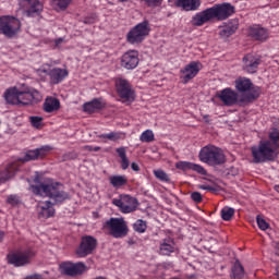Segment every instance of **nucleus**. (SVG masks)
Segmentation results:
<instances>
[{
	"instance_id": "nucleus-1",
	"label": "nucleus",
	"mask_w": 279,
	"mask_h": 279,
	"mask_svg": "<svg viewBox=\"0 0 279 279\" xmlns=\"http://www.w3.org/2000/svg\"><path fill=\"white\" fill-rule=\"evenodd\" d=\"M234 14V7L230 3H219L211 8H207L202 12L196 13L192 17V25L201 27L204 24L210 22L211 20H217L219 22L228 20Z\"/></svg>"
},
{
	"instance_id": "nucleus-2",
	"label": "nucleus",
	"mask_w": 279,
	"mask_h": 279,
	"mask_svg": "<svg viewBox=\"0 0 279 279\" xmlns=\"http://www.w3.org/2000/svg\"><path fill=\"white\" fill-rule=\"evenodd\" d=\"M29 190L36 196L49 197L53 205L62 204L71 198L70 193L64 191L60 182L31 184Z\"/></svg>"
},
{
	"instance_id": "nucleus-3",
	"label": "nucleus",
	"mask_w": 279,
	"mask_h": 279,
	"mask_svg": "<svg viewBox=\"0 0 279 279\" xmlns=\"http://www.w3.org/2000/svg\"><path fill=\"white\" fill-rule=\"evenodd\" d=\"M217 97L226 107L244 106L258 98V92L239 94L230 87L217 93Z\"/></svg>"
},
{
	"instance_id": "nucleus-4",
	"label": "nucleus",
	"mask_w": 279,
	"mask_h": 279,
	"mask_svg": "<svg viewBox=\"0 0 279 279\" xmlns=\"http://www.w3.org/2000/svg\"><path fill=\"white\" fill-rule=\"evenodd\" d=\"M198 158L202 162L208 166H220L226 162V156L220 147L215 145L204 146L198 155Z\"/></svg>"
},
{
	"instance_id": "nucleus-5",
	"label": "nucleus",
	"mask_w": 279,
	"mask_h": 279,
	"mask_svg": "<svg viewBox=\"0 0 279 279\" xmlns=\"http://www.w3.org/2000/svg\"><path fill=\"white\" fill-rule=\"evenodd\" d=\"M255 163L271 161L276 157V149L270 141H262L258 146L252 147Z\"/></svg>"
},
{
	"instance_id": "nucleus-6",
	"label": "nucleus",
	"mask_w": 279,
	"mask_h": 279,
	"mask_svg": "<svg viewBox=\"0 0 279 279\" xmlns=\"http://www.w3.org/2000/svg\"><path fill=\"white\" fill-rule=\"evenodd\" d=\"M22 23L17 17L3 15L0 16V34L7 38H14L19 35Z\"/></svg>"
},
{
	"instance_id": "nucleus-7",
	"label": "nucleus",
	"mask_w": 279,
	"mask_h": 279,
	"mask_svg": "<svg viewBox=\"0 0 279 279\" xmlns=\"http://www.w3.org/2000/svg\"><path fill=\"white\" fill-rule=\"evenodd\" d=\"M151 32V26L149 25V21H143L135 25L128 34L126 41L131 45H140L144 39L149 36Z\"/></svg>"
},
{
	"instance_id": "nucleus-8",
	"label": "nucleus",
	"mask_w": 279,
	"mask_h": 279,
	"mask_svg": "<svg viewBox=\"0 0 279 279\" xmlns=\"http://www.w3.org/2000/svg\"><path fill=\"white\" fill-rule=\"evenodd\" d=\"M114 239H121L128 235V223L123 218L111 217L102 226Z\"/></svg>"
},
{
	"instance_id": "nucleus-9",
	"label": "nucleus",
	"mask_w": 279,
	"mask_h": 279,
	"mask_svg": "<svg viewBox=\"0 0 279 279\" xmlns=\"http://www.w3.org/2000/svg\"><path fill=\"white\" fill-rule=\"evenodd\" d=\"M36 256L34 248H25L24 251H16L15 253H9L8 263L14 267H24L32 263V259Z\"/></svg>"
},
{
	"instance_id": "nucleus-10",
	"label": "nucleus",
	"mask_w": 279,
	"mask_h": 279,
	"mask_svg": "<svg viewBox=\"0 0 279 279\" xmlns=\"http://www.w3.org/2000/svg\"><path fill=\"white\" fill-rule=\"evenodd\" d=\"M112 204L120 209L122 214H132L138 208V199L132 195H120L119 198H113Z\"/></svg>"
},
{
	"instance_id": "nucleus-11",
	"label": "nucleus",
	"mask_w": 279,
	"mask_h": 279,
	"mask_svg": "<svg viewBox=\"0 0 279 279\" xmlns=\"http://www.w3.org/2000/svg\"><path fill=\"white\" fill-rule=\"evenodd\" d=\"M116 90L121 99H124L126 102H134L136 99V94L132 84L125 78L116 80Z\"/></svg>"
},
{
	"instance_id": "nucleus-12",
	"label": "nucleus",
	"mask_w": 279,
	"mask_h": 279,
	"mask_svg": "<svg viewBox=\"0 0 279 279\" xmlns=\"http://www.w3.org/2000/svg\"><path fill=\"white\" fill-rule=\"evenodd\" d=\"M86 270L87 266L83 262H77L76 264H73V262H63L60 264L61 274L70 277L82 276Z\"/></svg>"
},
{
	"instance_id": "nucleus-13",
	"label": "nucleus",
	"mask_w": 279,
	"mask_h": 279,
	"mask_svg": "<svg viewBox=\"0 0 279 279\" xmlns=\"http://www.w3.org/2000/svg\"><path fill=\"white\" fill-rule=\"evenodd\" d=\"M20 7L24 9L23 15L26 17L39 16L44 10L39 0H21Z\"/></svg>"
},
{
	"instance_id": "nucleus-14",
	"label": "nucleus",
	"mask_w": 279,
	"mask_h": 279,
	"mask_svg": "<svg viewBox=\"0 0 279 279\" xmlns=\"http://www.w3.org/2000/svg\"><path fill=\"white\" fill-rule=\"evenodd\" d=\"M97 247V240L96 238H93V235H85L82 238L81 244L76 251V255L80 258H84L96 250Z\"/></svg>"
},
{
	"instance_id": "nucleus-15",
	"label": "nucleus",
	"mask_w": 279,
	"mask_h": 279,
	"mask_svg": "<svg viewBox=\"0 0 279 279\" xmlns=\"http://www.w3.org/2000/svg\"><path fill=\"white\" fill-rule=\"evenodd\" d=\"M202 69L203 65L199 61H191L187 63L183 69L180 70L183 83L187 84L190 81L195 78Z\"/></svg>"
},
{
	"instance_id": "nucleus-16",
	"label": "nucleus",
	"mask_w": 279,
	"mask_h": 279,
	"mask_svg": "<svg viewBox=\"0 0 279 279\" xmlns=\"http://www.w3.org/2000/svg\"><path fill=\"white\" fill-rule=\"evenodd\" d=\"M43 100V95L35 88H28L27 90H20L19 105L29 106L33 102H39Z\"/></svg>"
},
{
	"instance_id": "nucleus-17",
	"label": "nucleus",
	"mask_w": 279,
	"mask_h": 279,
	"mask_svg": "<svg viewBox=\"0 0 279 279\" xmlns=\"http://www.w3.org/2000/svg\"><path fill=\"white\" fill-rule=\"evenodd\" d=\"M138 51L129 50L121 57L120 64L125 70H134L138 66Z\"/></svg>"
},
{
	"instance_id": "nucleus-18",
	"label": "nucleus",
	"mask_w": 279,
	"mask_h": 279,
	"mask_svg": "<svg viewBox=\"0 0 279 279\" xmlns=\"http://www.w3.org/2000/svg\"><path fill=\"white\" fill-rule=\"evenodd\" d=\"M54 204L51 201H40L37 205L38 218L39 219H49L54 216L56 208Z\"/></svg>"
},
{
	"instance_id": "nucleus-19",
	"label": "nucleus",
	"mask_w": 279,
	"mask_h": 279,
	"mask_svg": "<svg viewBox=\"0 0 279 279\" xmlns=\"http://www.w3.org/2000/svg\"><path fill=\"white\" fill-rule=\"evenodd\" d=\"M260 62L259 56L248 53L243 58V70L248 74H254L257 72Z\"/></svg>"
},
{
	"instance_id": "nucleus-20",
	"label": "nucleus",
	"mask_w": 279,
	"mask_h": 279,
	"mask_svg": "<svg viewBox=\"0 0 279 279\" xmlns=\"http://www.w3.org/2000/svg\"><path fill=\"white\" fill-rule=\"evenodd\" d=\"M235 89L242 94H252L254 92H258L259 97V88L254 87L253 83L247 77H239L235 80Z\"/></svg>"
},
{
	"instance_id": "nucleus-21",
	"label": "nucleus",
	"mask_w": 279,
	"mask_h": 279,
	"mask_svg": "<svg viewBox=\"0 0 279 279\" xmlns=\"http://www.w3.org/2000/svg\"><path fill=\"white\" fill-rule=\"evenodd\" d=\"M238 28H239L238 20L235 19L230 20L227 23H223V25L219 26V36L222 39H228L236 32Z\"/></svg>"
},
{
	"instance_id": "nucleus-22",
	"label": "nucleus",
	"mask_w": 279,
	"mask_h": 279,
	"mask_svg": "<svg viewBox=\"0 0 279 279\" xmlns=\"http://www.w3.org/2000/svg\"><path fill=\"white\" fill-rule=\"evenodd\" d=\"M177 169L182 170V171H194L201 175H206L207 172L204 169L203 166L198 165V163H194L191 161H179L175 163Z\"/></svg>"
},
{
	"instance_id": "nucleus-23",
	"label": "nucleus",
	"mask_w": 279,
	"mask_h": 279,
	"mask_svg": "<svg viewBox=\"0 0 279 279\" xmlns=\"http://www.w3.org/2000/svg\"><path fill=\"white\" fill-rule=\"evenodd\" d=\"M69 76V71L66 69L54 68L49 71L50 82L53 85L62 83Z\"/></svg>"
},
{
	"instance_id": "nucleus-24",
	"label": "nucleus",
	"mask_w": 279,
	"mask_h": 279,
	"mask_svg": "<svg viewBox=\"0 0 279 279\" xmlns=\"http://www.w3.org/2000/svg\"><path fill=\"white\" fill-rule=\"evenodd\" d=\"M175 7L182 9L185 12H194L199 9L201 0H177Z\"/></svg>"
},
{
	"instance_id": "nucleus-25",
	"label": "nucleus",
	"mask_w": 279,
	"mask_h": 279,
	"mask_svg": "<svg viewBox=\"0 0 279 279\" xmlns=\"http://www.w3.org/2000/svg\"><path fill=\"white\" fill-rule=\"evenodd\" d=\"M106 107V104L101 98H95L92 101L85 102L83 109L87 113H95Z\"/></svg>"
},
{
	"instance_id": "nucleus-26",
	"label": "nucleus",
	"mask_w": 279,
	"mask_h": 279,
	"mask_svg": "<svg viewBox=\"0 0 279 279\" xmlns=\"http://www.w3.org/2000/svg\"><path fill=\"white\" fill-rule=\"evenodd\" d=\"M20 93L17 87H11L5 90L4 99L9 105L19 106L20 105Z\"/></svg>"
},
{
	"instance_id": "nucleus-27",
	"label": "nucleus",
	"mask_w": 279,
	"mask_h": 279,
	"mask_svg": "<svg viewBox=\"0 0 279 279\" xmlns=\"http://www.w3.org/2000/svg\"><path fill=\"white\" fill-rule=\"evenodd\" d=\"M250 35L255 40L265 41L268 38V31L264 27L254 26V27H251Z\"/></svg>"
},
{
	"instance_id": "nucleus-28",
	"label": "nucleus",
	"mask_w": 279,
	"mask_h": 279,
	"mask_svg": "<svg viewBox=\"0 0 279 279\" xmlns=\"http://www.w3.org/2000/svg\"><path fill=\"white\" fill-rule=\"evenodd\" d=\"M61 107V102L58 98L56 97H48L46 98L44 102V110L47 113H52L54 111H58Z\"/></svg>"
},
{
	"instance_id": "nucleus-29",
	"label": "nucleus",
	"mask_w": 279,
	"mask_h": 279,
	"mask_svg": "<svg viewBox=\"0 0 279 279\" xmlns=\"http://www.w3.org/2000/svg\"><path fill=\"white\" fill-rule=\"evenodd\" d=\"M159 252L162 256H170L172 253L175 252V245L173 240H162L159 246Z\"/></svg>"
},
{
	"instance_id": "nucleus-30",
	"label": "nucleus",
	"mask_w": 279,
	"mask_h": 279,
	"mask_svg": "<svg viewBox=\"0 0 279 279\" xmlns=\"http://www.w3.org/2000/svg\"><path fill=\"white\" fill-rule=\"evenodd\" d=\"M19 171V166L15 162H12L10 165L7 166L2 178H0V183L9 181L10 179H12L16 172Z\"/></svg>"
},
{
	"instance_id": "nucleus-31",
	"label": "nucleus",
	"mask_w": 279,
	"mask_h": 279,
	"mask_svg": "<svg viewBox=\"0 0 279 279\" xmlns=\"http://www.w3.org/2000/svg\"><path fill=\"white\" fill-rule=\"evenodd\" d=\"M98 138L100 140H108L111 142H118L125 138V133L123 132H109L105 134H99Z\"/></svg>"
},
{
	"instance_id": "nucleus-32",
	"label": "nucleus",
	"mask_w": 279,
	"mask_h": 279,
	"mask_svg": "<svg viewBox=\"0 0 279 279\" xmlns=\"http://www.w3.org/2000/svg\"><path fill=\"white\" fill-rule=\"evenodd\" d=\"M116 151L121 159L122 170H128V168H130V159L128 158V155L125 153V147H118Z\"/></svg>"
},
{
	"instance_id": "nucleus-33",
	"label": "nucleus",
	"mask_w": 279,
	"mask_h": 279,
	"mask_svg": "<svg viewBox=\"0 0 279 279\" xmlns=\"http://www.w3.org/2000/svg\"><path fill=\"white\" fill-rule=\"evenodd\" d=\"M109 181H110V184L113 186V187H122L123 185L128 184V177L125 175H111L109 178Z\"/></svg>"
},
{
	"instance_id": "nucleus-34",
	"label": "nucleus",
	"mask_w": 279,
	"mask_h": 279,
	"mask_svg": "<svg viewBox=\"0 0 279 279\" xmlns=\"http://www.w3.org/2000/svg\"><path fill=\"white\" fill-rule=\"evenodd\" d=\"M243 277H244V268L243 266H241L240 262H235L232 269L231 279H243Z\"/></svg>"
},
{
	"instance_id": "nucleus-35",
	"label": "nucleus",
	"mask_w": 279,
	"mask_h": 279,
	"mask_svg": "<svg viewBox=\"0 0 279 279\" xmlns=\"http://www.w3.org/2000/svg\"><path fill=\"white\" fill-rule=\"evenodd\" d=\"M133 229L135 232L143 234L145 233V231L147 230V221L143 220V219H137L134 223H133Z\"/></svg>"
},
{
	"instance_id": "nucleus-36",
	"label": "nucleus",
	"mask_w": 279,
	"mask_h": 279,
	"mask_svg": "<svg viewBox=\"0 0 279 279\" xmlns=\"http://www.w3.org/2000/svg\"><path fill=\"white\" fill-rule=\"evenodd\" d=\"M37 159H39V156H38V150L36 148V149L27 150L25 153L24 157L21 158V161L28 162V161H33V160H37Z\"/></svg>"
},
{
	"instance_id": "nucleus-37",
	"label": "nucleus",
	"mask_w": 279,
	"mask_h": 279,
	"mask_svg": "<svg viewBox=\"0 0 279 279\" xmlns=\"http://www.w3.org/2000/svg\"><path fill=\"white\" fill-rule=\"evenodd\" d=\"M155 140V135H154V131L151 130H145L144 132H142V134L140 135V141L142 143H153Z\"/></svg>"
},
{
	"instance_id": "nucleus-38",
	"label": "nucleus",
	"mask_w": 279,
	"mask_h": 279,
	"mask_svg": "<svg viewBox=\"0 0 279 279\" xmlns=\"http://www.w3.org/2000/svg\"><path fill=\"white\" fill-rule=\"evenodd\" d=\"M233 215H234V208H232V207L225 206V207L221 209V218H222L225 221H230V219L232 218Z\"/></svg>"
},
{
	"instance_id": "nucleus-39",
	"label": "nucleus",
	"mask_w": 279,
	"mask_h": 279,
	"mask_svg": "<svg viewBox=\"0 0 279 279\" xmlns=\"http://www.w3.org/2000/svg\"><path fill=\"white\" fill-rule=\"evenodd\" d=\"M269 138H270V143L272 144V146L276 148H279V130L274 129L270 133H269Z\"/></svg>"
},
{
	"instance_id": "nucleus-40",
	"label": "nucleus",
	"mask_w": 279,
	"mask_h": 279,
	"mask_svg": "<svg viewBox=\"0 0 279 279\" xmlns=\"http://www.w3.org/2000/svg\"><path fill=\"white\" fill-rule=\"evenodd\" d=\"M72 2L73 0H52V3L57 5L61 11H66Z\"/></svg>"
},
{
	"instance_id": "nucleus-41",
	"label": "nucleus",
	"mask_w": 279,
	"mask_h": 279,
	"mask_svg": "<svg viewBox=\"0 0 279 279\" xmlns=\"http://www.w3.org/2000/svg\"><path fill=\"white\" fill-rule=\"evenodd\" d=\"M154 175L156 177L157 180L161 181V182H170L171 179L169 178V174H167V172H165L163 170L157 169L154 170Z\"/></svg>"
},
{
	"instance_id": "nucleus-42",
	"label": "nucleus",
	"mask_w": 279,
	"mask_h": 279,
	"mask_svg": "<svg viewBox=\"0 0 279 279\" xmlns=\"http://www.w3.org/2000/svg\"><path fill=\"white\" fill-rule=\"evenodd\" d=\"M38 158H45L51 150H53V147L51 145H44L39 148H36Z\"/></svg>"
},
{
	"instance_id": "nucleus-43",
	"label": "nucleus",
	"mask_w": 279,
	"mask_h": 279,
	"mask_svg": "<svg viewBox=\"0 0 279 279\" xmlns=\"http://www.w3.org/2000/svg\"><path fill=\"white\" fill-rule=\"evenodd\" d=\"M7 203L11 206H17L21 204V197L16 194H11L8 196Z\"/></svg>"
},
{
	"instance_id": "nucleus-44",
	"label": "nucleus",
	"mask_w": 279,
	"mask_h": 279,
	"mask_svg": "<svg viewBox=\"0 0 279 279\" xmlns=\"http://www.w3.org/2000/svg\"><path fill=\"white\" fill-rule=\"evenodd\" d=\"M256 221L260 230L265 231L269 228V223L260 216H256Z\"/></svg>"
},
{
	"instance_id": "nucleus-45",
	"label": "nucleus",
	"mask_w": 279,
	"mask_h": 279,
	"mask_svg": "<svg viewBox=\"0 0 279 279\" xmlns=\"http://www.w3.org/2000/svg\"><path fill=\"white\" fill-rule=\"evenodd\" d=\"M31 124L35 128V129H39L43 125V118L41 117H31Z\"/></svg>"
},
{
	"instance_id": "nucleus-46",
	"label": "nucleus",
	"mask_w": 279,
	"mask_h": 279,
	"mask_svg": "<svg viewBox=\"0 0 279 279\" xmlns=\"http://www.w3.org/2000/svg\"><path fill=\"white\" fill-rule=\"evenodd\" d=\"M142 2H145L148 7H156L162 2V0H141Z\"/></svg>"
},
{
	"instance_id": "nucleus-47",
	"label": "nucleus",
	"mask_w": 279,
	"mask_h": 279,
	"mask_svg": "<svg viewBox=\"0 0 279 279\" xmlns=\"http://www.w3.org/2000/svg\"><path fill=\"white\" fill-rule=\"evenodd\" d=\"M191 198L195 202V203H201L202 202V194L199 192H193L191 194Z\"/></svg>"
},
{
	"instance_id": "nucleus-48",
	"label": "nucleus",
	"mask_w": 279,
	"mask_h": 279,
	"mask_svg": "<svg viewBox=\"0 0 279 279\" xmlns=\"http://www.w3.org/2000/svg\"><path fill=\"white\" fill-rule=\"evenodd\" d=\"M198 189L203 190V191H209V192H214L215 191V189L213 186L208 185V184H199Z\"/></svg>"
},
{
	"instance_id": "nucleus-49",
	"label": "nucleus",
	"mask_w": 279,
	"mask_h": 279,
	"mask_svg": "<svg viewBox=\"0 0 279 279\" xmlns=\"http://www.w3.org/2000/svg\"><path fill=\"white\" fill-rule=\"evenodd\" d=\"M74 158H75V155L73 153H66L63 156V161H68V160L74 159Z\"/></svg>"
},
{
	"instance_id": "nucleus-50",
	"label": "nucleus",
	"mask_w": 279,
	"mask_h": 279,
	"mask_svg": "<svg viewBox=\"0 0 279 279\" xmlns=\"http://www.w3.org/2000/svg\"><path fill=\"white\" fill-rule=\"evenodd\" d=\"M25 279H44L43 275H28Z\"/></svg>"
},
{
	"instance_id": "nucleus-51",
	"label": "nucleus",
	"mask_w": 279,
	"mask_h": 279,
	"mask_svg": "<svg viewBox=\"0 0 279 279\" xmlns=\"http://www.w3.org/2000/svg\"><path fill=\"white\" fill-rule=\"evenodd\" d=\"M131 168L133 171H136V172H138L141 170V168L138 167V163H136V162H132Z\"/></svg>"
},
{
	"instance_id": "nucleus-52",
	"label": "nucleus",
	"mask_w": 279,
	"mask_h": 279,
	"mask_svg": "<svg viewBox=\"0 0 279 279\" xmlns=\"http://www.w3.org/2000/svg\"><path fill=\"white\" fill-rule=\"evenodd\" d=\"M63 43H64V39L63 38H59V39L56 40V46L59 47Z\"/></svg>"
},
{
	"instance_id": "nucleus-53",
	"label": "nucleus",
	"mask_w": 279,
	"mask_h": 279,
	"mask_svg": "<svg viewBox=\"0 0 279 279\" xmlns=\"http://www.w3.org/2000/svg\"><path fill=\"white\" fill-rule=\"evenodd\" d=\"M84 148L88 151H94V147L92 145H86Z\"/></svg>"
},
{
	"instance_id": "nucleus-54",
	"label": "nucleus",
	"mask_w": 279,
	"mask_h": 279,
	"mask_svg": "<svg viewBox=\"0 0 279 279\" xmlns=\"http://www.w3.org/2000/svg\"><path fill=\"white\" fill-rule=\"evenodd\" d=\"M4 239V231H0V242H2Z\"/></svg>"
},
{
	"instance_id": "nucleus-55",
	"label": "nucleus",
	"mask_w": 279,
	"mask_h": 279,
	"mask_svg": "<svg viewBox=\"0 0 279 279\" xmlns=\"http://www.w3.org/2000/svg\"><path fill=\"white\" fill-rule=\"evenodd\" d=\"M100 149H101V147L95 146L94 149H93V151H99Z\"/></svg>"
},
{
	"instance_id": "nucleus-56",
	"label": "nucleus",
	"mask_w": 279,
	"mask_h": 279,
	"mask_svg": "<svg viewBox=\"0 0 279 279\" xmlns=\"http://www.w3.org/2000/svg\"><path fill=\"white\" fill-rule=\"evenodd\" d=\"M277 278L279 279V266L277 267Z\"/></svg>"
},
{
	"instance_id": "nucleus-57",
	"label": "nucleus",
	"mask_w": 279,
	"mask_h": 279,
	"mask_svg": "<svg viewBox=\"0 0 279 279\" xmlns=\"http://www.w3.org/2000/svg\"><path fill=\"white\" fill-rule=\"evenodd\" d=\"M95 279H108L106 277H96Z\"/></svg>"
},
{
	"instance_id": "nucleus-58",
	"label": "nucleus",
	"mask_w": 279,
	"mask_h": 279,
	"mask_svg": "<svg viewBox=\"0 0 279 279\" xmlns=\"http://www.w3.org/2000/svg\"><path fill=\"white\" fill-rule=\"evenodd\" d=\"M276 191L279 193V184L276 185Z\"/></svg>"
},
{
	"instance_id": "nucleus-59",
	"label": "nucleus",
	"mask_w": 279,
	"mask_h": 279,
	"mask_svg": "<svg viewBox=\"0 0 279 279\" xmlns=\"http://www.w3.org/2000/svg\"><path fill=\"white\" fill-rule=\"evenodd\" d=\"M120 2H128V0H120Z\"/></svg>"
},
{
	"instance_id": "nucleus-60",
	"label": "nucleus",
	"mask_w": 279,
	"mask_h": 279,
	"mask_svg": "<svg viewBox=\"0 0 279 279\" xmlns=\"http://www.w3.org/2000/svg\"><path fill=\"white\" fill-rule=\"evenodd\" d=\"M277 250L279 251V243L277 244Z\"/></svg>"
}]
</instances>
